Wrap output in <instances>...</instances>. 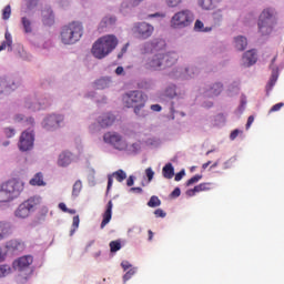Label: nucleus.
Masks as SVG:
<instances>
[{
    "label": "nucleus",
    "mask_w": 284,
    "mask_h": 284,
    "mask_svg": "<svg viewBox=\"0 0 284 284\" xmlns=\"http://www.w3.org/2000/svg\"><path fill=\"white\" fill-rule=\"evenodd\" d=\"M178 61L179 54L175 52L156 53L144 59L143 68L149 72H156L159 70H166V68H172Z\"/></svg>",
    "instance_id": "nucleus-1"
},
{
    "label": "nucleus",
    "mask_w": 284,
    "mask_h": 284,
    "mask_svg": "<svg viewBox=\"0 0 284 284\" xmlns=\"http://www.w3.org/2000/svg\"><path fill=\"white\" fill-rule=\"evenodd\" d=\"M116 45H119V38L114 34H106L93 43L91 52L95 59H105L108 54L116 50Z\"/></svg>",
    "instance_id": "nucleus-2"
},
{
    "label": "nucleus",
    "mask_w": 284,
    "mask_h": 284,
    "mask_svg": "<svg viewBox=\"0 0 284 284\" xmlns=\"http://www.w3.org/2000/svg\"><path fill=\"white\" fill-rule=\"evenodd\" d=\"M145 101L146 97L141 91H130L122 97L124 108H133L134 114L142 118L148 116V111L143 110Z\"/></svg>",
    "instance_id": "nucleus-3"
},
{
    "label": "nucleus",
    "mask_w": 284,
    "mask_h": 284,
    "mask_svg": "<svg viewBox=\"0 0 284 284\" xmlns=\"http://www.w3.org/2000/svg\"><path fill=\"white\" fill-rule=\"evenodd\" d=\"M83 30V23L79 21H73L63 26L60 32L61 43L64 45H74V43L81 41Z\"/></svg>",
    "instance_id": "nucleus-4"
},
{
    "label": "nucleus",
    "mask_w": 284,
    "mask_h": 284,
    "mask_svg": "<svg viewBox=\"0 0 284 284\" xmlns=\"http://www.w3.org/2000/svg\"><path fill=\"white\" fill-rule=\"evenodd\" d=\"M276 9L265 8L260 13L257 20V31L262 37H267L274 32V26H276Z\"/></svg>",
    "instance_id": "nucleus-5"
},
{
    "label": "nucleus",
    "mask_w": 284,
    "mask_h": 284,
    "mask_svg": "<svg viewBox=\"0 0 284 284\" xmlns=\"http://www.w3.org/2000/svg\"><path fill=\"white\" fill-rule=\"evenodd\" d=\"M23 192V182L12 179L0 185V203H10Z\"/></svg>",
    "instance_id": "nucleus-6"
},
{
    "label": "nucleus",
    "mask_w": 284,
    "mask_h": 284,
    "mask_svg": "<svg viewBox=\"0 0 284 284\" xmlns=\"http://www.w3.org/2000/svg\"><path fill=\"white\" fill-rule=\"evenodd\" d=\"M194 23V13L190 9L181 10L171 18V28L183 30Z\"/></svg>",
    "instance_id": "nucleus-7"
},
{
    "label": "nucleus",
    "mask_w": 284,
    "mask_h": 284,
    "mask_svg": "<svg viewBox=\"0 0 284 284\" xmlns=\"http://www.w3.org/2000/svg\"><path fill=\"white\" fill-rule=\"evenodd\" d=\"M41 204V197L33 196L29 200L24 201L22 204L18 206L14 214L17 219H28L31 212H34L37 205Z\"/></svg>",
    "instance_id": "nucleus-8"
},
{
    "label": "nucleus",
    "mask_w": 284,
    "mask_h": 284,
    "mask_svg": "<svg viewBox=\"0 0 284 284\" xmlns=\"http://www.w3.org/2000/svg\"><path fill=\"white\" fill-rule=\"evenodd\" d=\"M103 141L104 143L112 145L114 150H119V152L128 150V142H125V140H123V135L118 132L110 131L104 133Z\"/></svg>",
    "instance_id": "nucleus-9"
},
{
    "label": "nucleus",
    "mask_w": 284,
    "mask_h": 284,
    "mask_svg": "<svg viewBox=\"0 0 284 284\" xmlns=\"http://www.w3.org/2000/svg\"><path fill=\"white\" fill-rule=\"evenodd\" d=\"M18 148L21 152H28L34 148V131L32 129L21 133Z\"/></svg>",
    "instance_id": "nucleus-10"
},
{
    "label": "nucleus",
    "mask_w": 284,
    "mask_h": 284,
    "mask_svg": "<svg viewBox=\"0 0 284 284\" xmlns=\"http://www.w3.org/2000/svg\"><path fill=\"white\" fill-rule=\"evenodd\" d=\"M32 263H34V257L32 255H24L13 261L12 265L17 272H26V276H30L32 274V268H30Z\"/></svg>",
    "instance_id": "nucleus-11"
},
{
    "label": "nucleus",
    "mask_w": 284,
    "mask_h": 284,
    "mask_svg": "<svg viewBox=\"0 0 284 284\" xmlns=\"http://www.w3.org/2000/svg\"><path fill=\"white\" fill-rule=\"evenodd\" d=\"M63 121V115L51 114L44 119L43 126L45 130H55V128H61Z\"/></svg>",
    "instance_id": "nucleus-12"
},
{
    "label": "nucleus",
    "mask_w": 284,
    "mask_h": 284,
    "mask_svg": "<svg viewBox=\"0 0 284 284\" xmlns=\"http://www.w3.org/2000/svg\"><path fill=\"white\" fill-rule=\"evenodd\" d=\"M135 32L139 34L140 39H150L154 32V27L150 23L141 22L135 26Z\"/></svg>",
    "instance_id": "nucleus-13"
},
{
    "label": "nucleus",
    "mask_w": 284,
    "mask_h": 284,
    "mask_svg": "<svg viewBox=\"0 0 284 284\" xmlns=\"http://www.w3.org/2000/svg\"><path fill=\"white\" fill-rule=\"evenodd\" d=\"M13 232L14 226L9 221H0V241H6Z\"/></svg>",
    "instance_id": "nucleus-14"
},
{
    "label": "nucleus",
    "mask_w": 284,
    "mask_h": 284,
    "mask_svg": "<svg viewBox=\"0 0 284 284\" xmlns=\"http://www.w3.org/2000/svg\"><path fill=\"white\" fill-rule=\"evenodd\" d=\"M114 121H116V118L112 113H103L98 118L100 128H110V125H114Z\"/></svg>",
    "instance_id": "nucleus-15"
},
{
    "label": "nucleus",
    "mask_w": 284,
    "mask_h": 284,
    "mask_svg": "<svg viewBox=\"0 0 284 284\" xmlns=\"http://www.w3.org/2000/svg\"><path fill=\"white\" fill-rule=\"evenodd\" d=\"M257 60L258 58L256 57V50L246 51L242 58L243 65L245 68H250L251 65H254V63H256Z\"/></svg>",
    "instance_id": "nucleus-16"
},
{
    "label": "nucleus",
    "mask_w": 284,
    "mask_h": 284,
    "mask_svg": "<svg viewBox=\"0 0 284 284\" xmlns=\"http://www.w3.org/2000/svg\"><path fill=\"white\" fill-rule=\"evenodd\" d=\"M210 190H212V183L203 182L194 186L193 189L186 191V194L187 196H194L196 192H210Z\"/></svg>",
    "instance_id": "nucleus-17"
},
{
    "label": "nucleus",
    "mask_w": 284,
    "mask_h": 284,
    "mask_svg": "<svg viewBox=\"0 0 284 284\" xmlns=\"http://www.w3.org/2000/svg\"><path fill=\"white\" fill-rule=\"evenodd\" d=\"M42 21L44 26H53L54 24V12H52L51 8H47L42 10Z\"/></svg>",
    "instance_id": "nucleus-18"
},
{
    "label": "nucleus",
    "mask_w": 284,
    "mask_h": 284,
    "mask_svg": "<svg viewBox=\"0 0 284 284\" xmlns=\"http://www.w3.org/2000/svg\"><path fill=\"white\" fill-rule=\"evenodd\" d=\"M70 163H72V153L71 152H62L59 155L58 165L60 168H68V165H70Z\"/></svg>",
    "instance_id": "nucleus-19"
},
{
    "label": "nucleus",
    "mask_w": 284,
    "mask_h": 284,
    "mask_svg": "<svg viewBox=\"0 0 284 284\" xmlns=\"http://www.w3.org/2000/svg\"><path fill=\"white\" fill-rule=\"evenodd\" d=\"M112 201H109L106 204V210L103 213V220L101 222V230H103V227H105V225H108V223H110V221H112Z\"/></svg>",
    "instance_id": "nucleus-20"
},
{
    "label": "nucleus",
    "mask_w": 284,
    "mask_h": 284,
    "mask_svg": "<svg viewBox=\"0 0 284 284\" xmlns=\"http://www.w3.org/2000/svg\"><path fill=\"white\" fill-rule=\"evenodd\" d=\"M221 92H223V84L221 82H216L209 87V90H206V97H219Z\"/></svg>",
    "instance_id": "nucleus-21"
},
{
    "label": "nucleus",
    "mask_w": 284,
    "mask_h": 284,
    "mask_svg": "<svg viewBox=\"0 0 284 284\" xmlns=\"http://www.w3.org/2000/svg\"><path fill=\"white\" fill-rule=\"evenodd\" d=\"M116 23V17L114 16H105L100 24H99V30H104V28H110Z\"/></svg>",
    "instance_id": "nucleus-22"
},
{
    "label": "nucleus",
    "mask_w": 284,
    "mask_h": 284,
    "mask_svg": "<svg viewBox=\"0 0 284 284\" xmlns=\"http://www.w3.org/2000/svg\"><path fill=\"white\" fill-rule=\"evenodd\" d=\"M0 88L1 90H4L8 92V90H17V83L14 80L8 78V79H2L0 80Z\"/></svg>",
    "instance_id": "nucleus-23"
},
{
    "label": "nucleus",
    "mask_w": 284,
    "mask_h": 284,
    "mask_svg": "<svg viewBox=\"0 0 284 284\" xmlns=\"http://www.w3.org/2000/svg\"><path fill=\"white\" fill-rule=\"evenodd\" d=\"M24 108H28V110H32L33 112H37V110H41V103L37 102V98H28L24 101Z\"/></svg>",
    "instance_id": "nucleus-24"
},
{
    "label": "nucleus",
    "mask_w": 284,
    "mask_h": 284,
    "mask_svg": "<svg viewBox=\"0 0 284 284\" xmlns=\"http://www.w3.org/2000/svg\"><path fill=\"white\" fill-rule=\"evenodd\" d=\"M4 39L6 40L0 45V52L7 49H8V52H12V34H10V32L7 31L4 33Z\"/></svg>",
    "instance_id": "nucleus-25"
},
{
    "label": "nucleus",
    "mask_w": 284,
    "mask_h": 284,
    "mask_svg": "<svg viewBox=\"0 0 284 284\" xmlns=\"http://www.w3.org/2000/svg\"><path fill=\"white\" fill-rule=\"evenodd\" d=\"M235 48L236 50H240V52H243L245 48H247V38L243 36H239L235 38Z\"/></svg>",
    "instance_id": "nucleus-26"
},
{
    "label": "nucleus",
    "mask_w": 284,
    "mask_h": 284,
    "mask_svg": "<svg viewBox=\"0 0 284 284\" xmlns=\"http://www.w3.org/2000/svg\"><path fill=\"white\" fill-rule=\"evenodd\" d=\"M30 185L41 187V185H45V181H43V173H37L31 180Z\"/></svg>",
    "instance_id": "nucleus-27"
},
{
    "label": "nucleus",
    "mask_w": 284,
    "mask_h": 284,
    "mask_svg": "<svg viewBox=\"0 0 284 284\" xmlns=\"http://www.w3.org/2000/svg\"><path fill=\"white\" fill-rule=\"evenodd\" d=\"M162 174L164 179H173L174 178V166L172 163H168L162 169Z\"/></svg>",
    "instance_id": "nucleus-28"
},
{
    "label": "nucleus",
    "mask_w": 284,
    "mask_h": 284,
    "mask_svg": "<svg viewBox=\"0 0 284 284\" xmlns=\"http://www.w3.org/2000/svg\"><path fill=\"white\" fill-rule=\"evenodd\" d=\"M112 80L110 78H101L95 82L97 90H105V88H110Z\"/></svg>",
    "instance_id": "nucleus-29"
},
{
    "label": "nucleus",
    "mask_w": 284,
    "mask_h": 284,
    "mask_svg": "<svg viewBox=\"0 0 284 284\" xmlns=\"http://www.w3.org/2000/svg\"><path fill=\"white\" fill-rule=\"evenodd\" d=\"M7 248L17 252L19 250H23V244L18 240H10L7 242Z\"/></svg>",
    "instance_id": "nucleus-30"
},
{
    "label": "nucleus",
    "mask_w": 284,
    "mask_h": 284,
    "mask_svg": "<svg viewBox=\"0 0 284 284\" xmlns=\"http://www.w3.org/2000/svg\"><path fill=\"white\" fill-rule=\"evenodd\" d=\"M21 23L26 34H32V21L26 17H22Z\"/></svg>",
    "instance_id": "nucleus-31"
},
{
    "label": "nucleus",
    "mask_w": 284,
    "mask_h": 284,
    "mask_svg": "<svg viewBox=\"0 0 284 284\" xmlns=\"http://www.w3.org/2000/svg\"><path fill=\"white\" fill-rule=\"evenodd\" d=\"M214 1L221 0H199V6L203 10H212V8H214Z\"/></svg>",
    "instance_id": "nucleus-32"
},
{
    "label": "nucleus",
    "mask_w": 284,
    "mask_h": 284,
    "mask_svg": "<svg viewBox=\"0 0 284 284\" xmlns=\"http://www.w3.org/2000/svg\"><path fill=\"white\" fill-rule=\"evenodd\" d=\"M195 74H199V69L196 67L185 68V75L187 79H194Z\"/></svg>",
    "instance_id": "nucleus-33"
},
{
    "label": "nucleus",
    "mask_w": 284,
    "mask_h": 284,
    "mask_svg": "<svg viewBox=\"0 0 284 284\" xmlns=\"http://www.w3.org/2000/svg\"><path fill=\"white\" fill-rule=\"evenodd\" d=\"M113 176L119 183H123L128 179V174L123 170H118L113 173Z\"/></svg>",
    "instance_id": "nucleus-34"
},
{
    "label": "nucleus",
    "mask_w": 284,
    "mask_h": 284,
    "mask_svg": "<svg viewBox=\"0 0 284 284\" xmlns=\"http://www.w3.org/2000/svg\"><path fill=\"white\" fill-rule=\"evenodd\" d=\"M11 273H12V267H10V265L8 264L0 265V278H3Z\"/></svg>",
    "instance_id": "nucleus-35"
},
{
    "label": "nucleus",
    "mask_w": 284,
    "mask_h": 284,
    "mask_svg": "<svg viewBox=\"0 0 284 284\" xmlns=\"http://www.w3.org/2000/svg\"><path fill=\"white\" fill-rule=\"evenodd\" d=\"M276 81H278V73L273 72L266 85V90H272L274 85H276Z\"/></svg>",
    "instance_id": "nucleus-36"
},
{
    "label": "nucleus",
    "mask_w": 284,
    "mask_h": 284,
    "mask_svg": "<svg viewBox=\"0 0 284 284\" xmlns=\"http://www.w3.org/2000/svg\"><path fill=\"white\" fill-rule=\"evenodd\" d=\"M160 205H161V200L159 199V196L153 195L150 197L148 202L149 207H160Z\"/></svg>",
    "instance_id": "nucleus-37"
},
{
    "label": "nucleus",
    "mask_w": 284,
    "mask_h": 284,
    "mask_svg": "<svg viewBox=\"0 0 284 284\" xmlns=\"http://www.w3.org/2000/svg\"><path fill=\"white\" fill-rule=\"evenodd\" d=\"M79 223H81V220L79 219V215L73 216L72 229L70 231V236H74V232H77V230H79Z\"/></svg>",
    "instance_id": "nucleus-38"
},
{
    "label": "nucleus",
    "mask_w": 284,
    "mask_h": 284,
    "mask_svg": "<svg viewBox=\"0 0 284 284\" xmlns=\"http://www.w3.org/2000/svg\"><path fill=\"white\" fill-rule=\"evenodd\" d=\"M110 247V252L114 253V252H119V250H121V241L116 240V241H111L109 244Z\"/></svg>",
    "instance_id": "nucleus-39"
},
{
    "label": "nucleus",
    "mask_w": 284,
    "mask_h": 284,
    "mask_svg": "<svg viewBox=\"0 0 284 284\" xmlns=\"http://www.w3.org/2000/svg\"><path fill=\"white\" fill-rule=\"evenodd\" d=\"M82 187H83V184L81 183V181L80 180L75 181V183L73 184V190H72L73 196H77L78 194H80Z\"/></svg>",
    "instance_id": "nucleus-40"
},
{
    "label": "nucleus",
    "mask_w": 284,
    "mask_h": 284,
    "mask_svg": "<svg viewBox=\"0 0 284 284\" xmlns=\"http://www.w3.org/2000/svg\"><path fill=\"white\" fill-rule=\"evenodd\" d=\"M12 14V8L10 7V4H8L7 7H4V9L2 10V19L4 21H8V19H10Z\"/></svg>",
    "instance_id": "nucleus-41"
},
{
    "label": "nucleus",
    "mask_w": 284,
    "mask_h": 284,
    "mask_svg": "<svg viewBox=\"0 0 284 284\" xmlns=\"http://www.w3.org/2000/svg\"><path fill=\"white\" fill-rule=\"evenodd\" d=\"M203 179V175L196 174L193 178H191L189 181H186V186L190 187V185H194V183H199Z\"/></svg>",
    "instance_id": "nucleus-42"
},
{
    "label": "nucleus",
    "mask_w": 284,
    "mask_h": 284,
    "mask_svg": "<svg viewBox=\"0 0 284 284\" xmlns=\"http://www.w3.org/2000/svg\"><path fill=\"white\" fill-rule=\"evenodd\" d=\"M165 3L169 8H179L183 3V0H165Z\"/></svg>",
    "instance_id": "nucleus-43"
},
{
    "label": "nucleus",
    "mask_w": 284,
    "mask_h": 284,
    "mask_svg": "<svg viewBox=\"0 0 284 284\" xmlns=\"http://www.w3.org/2000/svg\"><path fill=\"white\" fill-rule=\"evenodd\" d=\"M134 274H136V270L130 268L123 276V283H128V281H130Z\"/></svg>",
    "instance_id": "nucleus-44"
},
{
    "label": "nucleus",
    "mask_w": 284,
    "mask_h": 284,
    "mask_svg": "<svg viewBox=\"0 0 284 284\" xmlns=\"http://www.w3.org/2000/svg\"><path fill=\"white\" fill-rule=\"evenodd\" d=\"M194 29L197 32H205L204 24H203V22L201 20H196L195 21Z\"/></svg>",
    "instance_id": "nucleus-45"
},
{
    "label": "nucleus",
    "mask_w": 284,
    "mask_h": 284,
    "mask_svg": "<svg viewBox=\"0 0 284 284\" xmlns=\"http://www.w3.org/2000/svg\"><path fill=\"white\" fill-rule=\"evenodd\" d=\"M145 175L149 183L152 182V179H154V171L152 170V168L145 169Z\"/></svg>",
    "instance_id": "nucleus-46"
},
{
    "label": "nucleus",
    "mask_w": 284,
    "mask_h": 284,
    "mask_svg": "<svg viewBox=\"0 0 284 284\" xmlns=\"http://www.w3.org/2000/svg\"><path fill=\"white\" fill-rule=\"evenodd\" d=\"M154 214L156 219H165V216H168V213H165V211H163L162 209L155 210Z\"/></svg>",
    "instance_id": "nucleus-47"
},
{
    "label": "nucleus",
    "mask_w": 284,
    "mask_h": 284,
    "mask_svg": "<svg viewBox=\"0 0 284 284\" xmlns=\"http://www.w3.org/2000/svg\"><path fill=\"white\" fill-rule=\"evenodd\" d=\"M213 19H214L215 23H221L223 21V14L221 13V11L214 12Z\"/></svg>",
    "instance_id": "nucleus-48"
},
{
    "label": "nucleus",
    "mask_w": 284,
    "mask_h": 284,
    "mask_svg": "<svg viewBox=\"0 0 284 284\" xmlns=\"http://www.w3.org/2000/svg\"><path fill=\"white\" fill-rule=\"evenodd\" d=\"M239 134H243V131L235 129L230 134V140L235 141V139L239 136Z\"/></svg>",
    "instance_id": "nucleus-49"
},
{
    "label": "nucleus",
    "mask_w": 284,
    "mask_h": 284,
    "mask_svg": "<svg viewBox=\"0 0 284 284\" xmlns=\"http://www.w3.org/2000/svg\"><path fill=\"white\" fill-rule=\"evenodd\" d=\"M4 134H6V136H8V139H12V136H14V134H16L14 129H12V128L4 129Z\"/></svg>",
    "instance_id": "nucleus-50"
},
{
    "label": "nucleus",
    "mask_w": 284,
    "mask_h": 284,
    "mask_svg": "<svg viewBox=\"0 0 284 284\" xmlns=\"http://www.w3.org/2000/svg\"><path fill=\"white\" fill-rule=\"evenodd\" d=\"M284 106L283 102L276 103L275 105H273L270 110V112H278L281 110V108Z\"/></svg>",
    "instance_id": "nucleus-51"
},
{
    "label": "nucleus",
    "mask_w": 284,
    "mask_h": 284,
    "mask_svg": "<svg viewBox=\"0 0 284 284\" xmlns=\"http://www.w3.org/2000/svg\"><path fill=\"white\" fill-rule=\"evenodd\" d=\"M39 3V0H29L27 3V8L29 10H32V8H37V4Z\"/></svg>",
    "instance_id": "nucleus-52"
},
{
    "label": "nucleus",
    "mask_w": 284,
    "mask_h": 284,
    "mask_svg": "<svg viewBox=\"0 0 284 284\" xmlns=\"http://www.w3.org/2000/svg\"><path fill=\"white\" fill-rule=\"evenodd\" d=\"M129 45H130L129 43L123 45V48L121 49V52L118 54V59H122L123 58V54H125V52H128V47Z\"/></svg>",
    "instance_id": "nucleus-53"
},
{
    "label": "nucleus",
    "mask_w": 284,
    "mask_h": 284,
    "mask_svg": "<svg viewBox=\"0 0 284 284\" xmlns=\"http://www.w3.org/2000/svg\"><path fill=\"white\" fill-rule=\"evenodd\" d=\"M185 176V170L180 171L179 173L175 174L174 180L175 181H181Z\"/></svg>",
    "instance_id": "nucleus-54"
},
{
    "label": "nucleus",
    "mask_w": 284,
    "mask_h": 284,
    "mask_svg": "<svg viewBox=\"0 0 284 284\" xmlns=\"http://www.w3.org/2000/svg\"><path fill=\"white\" fill-rule=\"evenodd\" d=\"M252 123H254V115H250L246 122V130H250L252 128Z\"/></svg>",
    "instance_id": "nucleus-55"
},
{
    "label": "nucleus",
    "mask_w": 284,
    "mask_h": 284,
    "mask_svg": "<svg viewBox=\"0 0 284 284\" xmlns=\"http://www.w3.org/2000/svg\"><path fill=\"white\" fill-rule=\"evenodd\" d=\"M121 267L124 270V272H128V270L132 267V264H130V262H122Z\"/></svg>",
    "instance_id": "nucleus-56"
},
{
    "label": "nucleus",
    "mask_w": 284,
    "mask_h": 284,
    "mask_svg": "<svg viewBox=\"0 0 284 284\" xmlns=\"http://www.w3.org/2000/svg\"><path fill=\"white\" fill-rule=\"evenodd\" d=\"M171 196H174V197L181 196V189L175 187L171 193Z\"/></svg>",
    "instance_id": "nucleus-57"
},
{
    "label": "nucleus",
    "mask_w": 284,
    "mask_h": 284,
    "mask_svg": "<svg viewBox=\"0 0 284 284\" xmlns=\"http://www.w3.org/2000/svg\"><path fill=\"white\" fill-rule=\"evenodd\" d=\"M126 185L128 187H132V185H134V176H129V179L126 180Z\"/></svg>",
    "instance_id": "nucleus-58"
},
{
    "label": "nucleus",
    "mask_w": 284,
    "mask_h": 284,
    "mask_svg": "<svg viewBox=\"0 0 284 284\" xmlns=\"http://www.w3.org/2000/svg\"><path fill=\"white\" fill-rule=\"evenodd\" d=\"M151 110H153V112H161L162 108L160 104H152Z\"/></svg>",
    "instance_id": "nucleus-59"
},
{
    "label": "nucleus",
    "mask_w": 284,
    "mask_h": 284,
    "mask_svg": "<svg viewBox=\"0 0 284 284\" xmlns=\"http://www.w3.org/2000/svg\"><path fill=\"white\" fill-rule=\"evenodd\" d=\"M112 183H114V180L112 179V176L109 175L106 190H110V187H112Z\"/></svg>",
    "instance_id": "nucleus-60"
},
{
    "label": "nucleus",
    "mask_w": 284,
    "mask_h": 284,
    "mask_svg": "<svg viewBox=\"0 0 284 284\" xmlns=\"http://www.w3.org/2000/svg\"><path fill=\"white\" fill-rule=\"evenodd\" d=\"M131 192H136V194H142L143 193V189L141 187H131Z\"/></svg>",
    "instance_id": "nucleus-61"
},
{
    "label": "nucleus",
    "mask_w": 284,
    "mask_h": 284,
    "mask_svg": "<svg viewBox=\"0 0 284 284\" xmlns=\"http://www.w3.org/2000/svg\"><path fill=\"white\" fill-rule=\"evenodd\" d=\"M59 209L62 210V212H68V206L63 202L59 204Z\"/></svg>",
    "instance_id": "nucleus-62"
},
{
    "label": "nucleus",
    "mask_w": 284,
    "mask_h": 284,
    "mask_svg": "<svg viewBox=\"0 0 284 284\" xmlns=\"http://www.w3.org/2000/svg\"><path fill=\"white\" fill-rule=\"evenodd\" d=\"M123 72H124L123 67H118V68L115 69V74H118V75L123 74Z\"/></svg>",
    "instance_id": "nucleus-63"
},
{
    "label": "nucleus",
    "mask_w": 284,
    "mask_h": 284,
    "mask_svg": "<svg viewBox=\"0 0 284 284\" xmlns=\"http://www.w3.org/2000/svg\"><path fill=\"white\" fill-rule=\"evenodd\" d=\"M149 17H150L151 19H154V18H156V17H162V18H164L165 14L156 12V13L150 14Z\"/></svg>",
    "instance_id": "nucleus-64"
}]
</instances>
